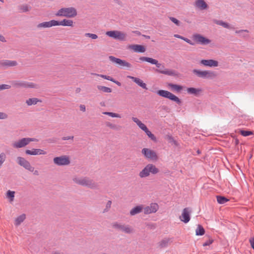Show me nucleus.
I'll return each mask as SVG.
<instances>
[{"instance_id": "nucleus-34", "label": "nucleus", "mask_w": 254, "mask_h": 254, "mask_svg": "<svg viewBox=\"0 0 254 254\" xmlns=\"http://www.w3.org/2000/svg\"><path fill=\"white\" fill-rule=\"evenodd\" d=\"M26 218V215L24 214H21L20 216H18L15 220L14 224L15 226H17L21 224L22 222L24 221V220Z\"/></svg>"}, {"instance_id": "nucleus-54", "label": "nucleus", "mask_w": 254, "mask_h": 254, "mask_svg": "<svg viewBox=\"0 0 254 254\" xmlns=\"http://www.w3.org/2000/svg\"><path fill=\"white\" fill-rule=\"evenodd\" d=\"M249 242L251 244L252 248L254 250V238H251L249 240Z\"/></svg>"}, {"instance_id": "nucleus-9", "label": "nucleus", "mask_w": 254, "mask_h": 254, "mask_svg": "<svg viewBox=\"0 0 254 254\" xmlns=\"http://www.w3.org/2000/svg\"><path fill=\"white\" fill-rule=\"evenodd\" d=\"M109 59L112 63L118 64L121 68L126 67L128 69L132 67V65L125 60L117 58L113 56L109 57Z\"/></svg>"}, {"instance_id": "nucleus-19", "label": "nucleus", "mask_w": 254, "mask_h": 254, "mask_svg": "<svg viewBox=\"0 0 254 254\" xmlns=\"http://www.w3.org/2000/svg\"><path fill=\"white\" fill-rule=\"evenodd\" d=\"M193 5L195 8L200 10L206 9L208 7L204 0H195Z\"/></svg>"}, {"instance_id": "nucleus-62", "label": "nucleus", "mask_w": 254, "mask_h": 254, "mask_svg": "<svg viewBox=\"0 0 254 254\" xmlns=\"http://www.w3.org/2000/svg\"><path fill=\"white\" fill-rule=\"evenodd\" d=\"M113 1L119 4L121 3V1L120 0H113Z\"/></svg>"}, {"instance_id": "nucleus-6", "label": "nucleus", "mask_w": 254, "mask_h": 254, "mask_svg": "<svg viewBox=\"0 0 254 254\" xmlns=\"http://www.w3.org/2000/svg\"><path fill=\"white\" fill-rule=\"evenodd\" d=\"M192 72L197 77L202 78L212 79L215 78L217 75L215 72L210 70L201 71L194 69L192 70Z\"/></svg>"}, {"instance_id": "nucleus-52", "label": "nucleus", "mask_w": 254, "mask_h": 254, "mask_svg": "<svg viewBox=\"0 0 254 254\" xmlns=\"http://www.w3.org/2000/svg\"><path fill=\"white\" fill-rule=\"evenodd\" d=\"M7 118V115L2 112H0V119H5Z\"/></svg>"}, {"instance_id": "nucleus-7", "label": "nucleus", "mask_w": 254, "mask_h": 254, "mask_svg": "<svg viewBox=\"0 0 254 254\" xmlns=\"http://www.w3.org/2000/svg\"><path fill=\"white\" fill-rule=\"evenodd\" d=\"M157 94L160 96L169 99L170 100L175 102L179 105L181 104V100L178 97L169 91L160 90L157 92Z\"/></svg>"}, {"instance_id": "nucleus-47", "label": "nucleus", "mask_w": 254, "mask_h": 254, "mask_svg": "<svg viewBox=\"0 0 254 254\" xmlns=\"http://www.w3.org/2000/svg\"><path fill=\"white\" fill-rule=\"evenodd\" d=\"M30 9V7L27 4L22 5L20 6V10L22 12L28 11Z\"/></svg>"}, {"instance_id": "nucleus-49", "label": "nucleus", "mask_w": 254, "mask_h": 254, "mask_svg": "<svg viewBox=\"0 0 254 254\" xmlns=\"http://www.w3.org/2000/svg\"><path fill=\"white\" fill-rule=\"evenodd\" d=\"M10 88V86L7 84H2L0 85V89H8Z\"/></svg>"}, {"instance_id": "nucleus-64", "label": "nucleus", "mask_w": 254, "mask_h": 254, "mask_svg": "<svg viewBox=\"0 0 254 254\" xmlns=\"http://www.w3.org/2000/svg\"><path fill=\"white\" fill-rule=\"evenodd\" d=\"M144 37H145V38L146 39H150V37L149 36H147V35H143Z\"/></svg>"}, {"instance_id": "nucleus-21", "label": "nucleus", "mask_w": 254, "mask_h": 254, "mask_svg": "<svg viewBox=\"0 0 254 254\" xmlns=\"http://www.w3.org/2000/svg\"><path fill=\"white\" fill-rule=\"evenodd\" d=\"M56 20H52L49 21L43 22L38 24L37 25V27L38 28H50L52 26H56Z\"/></svg>"}, {"instance_id": "nucleus-31", "label": "nucleus", "mask_w": 254, "mask_h": 254, "mask_svg": "<svg viewBox=\"0 0 254 254\" xmlns=\"http://www.w3.org/2000/svg\"><path fill=\"white\" fill-rule=\"evenodd\" d=\"M171 242V239L170 238H164L160 241L158 245L159 248H164L168 246L169 243Z\"/></svg>"}, {"instance_id": "nucleus-44", "label": "nucleus", "mask_w": 254, "mask_h": 254, "mask_svg": "<svg viewBox=\"0 0 254 254\" xmlns=\"http://www.w3.org/2000/svg\"><path fill=\"white\" fill-rule=\"evenodd\" d=\"M95 74L97 76L102 77L104 79H107L108 80H110L112 82L114 80V78L110 76H108V75H103V74Z\"/></svg>"}, {"instance_id": "nucleus-56", "label": "nucleus", "mask_w": 254, "mask_h": 254, "mask_svg": "<svg viewBox=\"0 0 254 254\" xmlns=\"http://www.w3.org/2000/svg\"><path fill=\"white\" fill-rule=\"evenodd\" d=\"M0 41L2 42H6V40H5V39L4 37L3 36H2V35H0Z\"/></svg>"}, {"instance_id": "nucleus-37", "label": "nucleus", "mask_w": 254, "mask_h": 254, "mask_svg": "<svg viewBox=\"0 0 254 254\" xmlns=\"http://www.w3.org/2000/svg\"><path fill=\"white\" fill-rule=\"evenodd\" d=\"M204 233L205 230L203 227L200 225H198L195 230L196 235L198 236H202L204 234Z\"/></svg>"}, {"instance_id": "nucleus-38", "label": "nucleus", "mask_w": 254, "mask_h": 254, "mask_svg": "<svg viewBox=\"0 0 254 254\" xmlns=\"http://www.w3.org/2000/svg\"><path fill=\"white\" fill-rule=\"evenodd\" d=\"M217 201L219 204H224L229 201V199L226 197L218 195L216 196Z\"/></svg>"}, {"instance_id": "nucleus-13", "label": "nucleus", "mask_w": 254, "mask_h": 254, "mask_svg": "<svg viewBox=\"0 0 254 254\" xmlns=\"http://www.w3.org/2000/svg\"><path fill=\"white\" fill-rule=\"evenodd\" d=\"M142 154L147 159L156 161L158 160V156L155 151L150 149L144 148L141 150Z\"/></svg>"}, {"instance_id": "nucleus-45", "label": "nucleus", "mask_w": 254, "mask_h": 254, "mask_svg": "<svg viewBox=\"0 0 254 254\" xmlns=\"http://www.w3.org/2000/svg\"><path fill=\"white\" fill-rule=\"evenodd\" d=\"M6 155L4 153L0 154V167L1 166L5 160Z\"/></svg>"}, {"instance_id": "nucleus-33", "label": "nucleus", "mask_w": 254, "mask_h": 254, "mask_svg": "<svg viewBox=\"0 0 254 254\" xmlns=\"http://www.w3.org/2000/svg\"><path fill=\"white\" fill-rule=\"evenodd\" d=\"M42 101L37 98H29L26 100V103L28 106H31L33 105H36L38 102H41Z\"/></svg>"}, {"instance_id": "nucleus-57", "label": "nucleus", "mask_w": 254, "mask_h": 254, "mask_svg": "<svg viewBox=\"0 0 254 254\" xmlns=\"http://www.w3.org/2000/svg\"><path fill=\"white\" fill-rule=\"evenodd\" d=\"M112 82L115 83H116L119 86H121V83L119 81H117V80H115L114 79V80H113V81Z\"/></svg>"}, {"instance_id": "nucleus-51", "label": "nucleus", "mask_w": 254, "mask_h": 254, "mask_svg": "<svg viewBox=\"0 0 254 254\" xmlns=\"http://www.w3.org/2000/svg\"><path fill=\"white\" fill-rule=\"evenodd\" d=\"M182 40L185 41V42H186L187 43H188V44H189L191 45H194V43H193L190 40L187 38L184 37L183 38H182Z\"/></svg>"}, {"instance_id": "nucleus-11", "label": "nucleus", "mask_w": 254, "mask_h": 254, "mask_svg": "<svg viewBox=\"0 0 254 254\" xmlns=\"http://www.w3.org/2000/svg\"><path fill=\"white\" fill-rule=\"evenodd\" d=\"M53 162L55 164L58 166L68 165L70 163L69 157L66 155L55 157L53 159Z\"/></svg>"}, {"instance_id": "nucleus-3", "label": "nucleus", "mask_w": 254, "mask_h": 254, "mask_svg": "<svg viewBox=\"0 0 254 254\" xmlns=\"http://www.w3.org/2000/svg\"><path fill=\"white\" fill-rule=\"evenodd\" d=\"M159 172V169L153 164H148L139 172L140 178H144L149 176L150 174L155 175Z\"/></svg>"}, {"instance_id": "nucleus-18", "label": "nucleus", "mask_w": 254, "mask_h": 254, "mask_svg": "<svg viewBox=\"0 0 254 254\" xmlns=\"http://www.w3.org/2000/svg\"><path fill=\"white\" fill-rule=\"evenodd\" d=\"M155 71L162 74L170 75L176 76L177 75L176 72L174 70L168 69L165 68V66L162 65L159 69H156Z\"/></svg>"}, {"instance_id": "nucleus-53", "label": "nucleus", "mask_w": 254, "mask_h": 254, "mask_svg": "<svg viewBox=\"0 0 254 254\" xmlns=\"http://www.w3.org/2000/svg\"><path fill=\"white\" fill-rule=\"evenodd\" d=\"M73 138H74L73 136H64V137H62V140H69V139L73 140Z\"/></svg>"}, {"instance_id": "nucleus-42", "label": "nucleus", "mask_w": 254, "mask_h": 254, "mask_svg": "<svg viewBox=\"0 0 254 254\" xmlns=\"http://www.w3.org/2000/svg\"><path fill=\"white\" fill-rule=\"evenodd\" d=\"M111 204H112V201L108 200L106 203L105 208L103 211V213H105V212H108L111 208Z\"/></svg>"}, {"instance_id": "nucleus-4", "label": "nucleus", "mask_w": 254, "mask_h": 254, "mask_svg": "<svg viewBox=\"0 0 254 254\" xmlns=\"http://www.w3.org/2000/svg\"><path fill=\"white\" fill-rule=\"evenodd\" d=\"M13 87L15 88H35L37 89L39 86L33 82H29L26 81L15 80L11 82Z\"/></svg>"}, {"instance_id": "nucleus-12", "label": "nucleus", "mask_w": 254, "mask_h": 254, "mask_svg": "<svg viewBox=\"0 0 254 254\" xmlns=\"http://www.w3.org/2000/svg\"><path fill=\"white\" fill-rule=\"evenodd\" d=\"M113 227L118 230L127 234H130L133 232V228L129 225H123L118 222L113 223Z\"/></svg>"}, {"instance_id": "nucleus-32", "label": "nucleus", "mask_w": 254, "mask_h": 254, "mask_svg": "<svg viewBox=\"0 0 254 254\" xmlns=\"http://www.w3.org/2000/svg\"><path fill=\"white\" fill-rule=\"evenodd\" d=\"M168 86L174 91H176L177 92H180L181 90L183 89V87L181 85L175 84L173 83H169Z\"/></svg>"}, {"instance_id": "nucleus-46", "label": "nucleus", "mask_w": 254, "mask_h": 254, "mask_svg": "<svg viewBox=\"0 0 254 254\" xmlns=\"http://www.w3.org/2000/svg\"><path fill=\"white\" fill-rule=\"evenodd\" d=\"M106 125L107 127H110L111 129H118L117 126L116 125L113 124L110 122H106Z\"/></svg>"}, {"instance_id": "nucleus-14", "label": "nucleus", "mask_w": 254, "mask_h": 254, "mask_svg": "<svg viewBox=\"0 0 254 254\" xmlns=\"http://www.w3.org/2000/svg\"><path fill=\"white\" fill-rule=\"evenodd\" d=\"M17 161L18 164L22 166L25 169L31 172H33L34 170V168L31 166L29 161L26 160L24 158L22 157H18L17 158Z\"/></svg>"}, {"instance_id": "nucleus-35", "label": "nucleus", "mask_w": 254, "mask_h": 254, "mask_svg": "<svg viewBox=\"0 0 254 254\" xmlns=\"http://www.w3.org/2000/svg\"><path fill=\"white\" fill-rule=\"evenodd\" d=\"M249 32V30H248L247 29L239 30L235 31V33L241 34L240 36L242 38L248 37H249L248 34H246V33H248Z\"/></svg>"}, {"instance_id": "nucleus-24", "label": "nucleus", "mask_w": 254, "mask_h": 254, "mask_svg": "<svg viewBox=\"0 0 254 254\" xmlns=\"http://www.w3.org/2000/svg\"><path fill=\"white\" fill-rule=\"evenodd\" d=\"M128 78L131 79L133 82L137 84L138 86L142 87L144 89H147L146 84L143 82V81L140 78L133 77L130 75L127 76Z\"/></svg>"}, {"instance_id": "nucleus-36", "label": "nucleus", "mask_w": 254, "mask_h": 254, "mask_svg": "<svg viewBox=\"0 0 254 254\" xmlns=\"http://www.w3.org/2000/svg\"><path fill=\"white\" fill-rule=\"evenodd\" d=\"M97 88L99 90L101 91L104 93H111L112 91L111 88L104 86L98 85Z\"/></svg>"}, {"instance_id": "nucleus-16", "label": "nucleus", "mask_w": 254, "mask_h": 254, "mask_svg": "<svg viewBox=\"0 0 254 254\" xmlns=\"http://www.w3.org/2000/svg\"><path fill=\"white\" fill-rule=\"evenodd\" d=\"M159 209V205L156 203H151L149 205L143 207L144 213L149 214L156 212Z\"/></svg>"}, {"instance_id": "nucleus-59", "label": "nucleus", "mask_w": 254, "mask_h": 254, "mask_svg": "<svg viewBox=\"0 0 254 254\" xmlns=\"http://www.w3.org/2000/svg\"><path fill=\"white\" fill-rule=\"evenodd\" d=\"M148 225V226H150V227H151V228H152V229H154V228H155V227H156L155 225V224H149V225Z\"/></svg>"}, {"instance_id": "nucleus-25", "label": "nucleus", "mask_w": 254, "mask_h": 254, "mask_svg": "<svg viewBox=\"0 0 254 254\" xmlns=\"http://www.w3.org/2000/svg\"><path fill=\"white\" fill-rule=\"evenodd\" d=\"M56 26L62 25L64 26H73V22L72 20L64 19L61 21L56 20Z\"/></svg>"}, {"instance_id": "nucleus-1", "label": "nucleus", "mask_w": 254, "mask_h": 254, "mask_svg": "<svg viewBox=\"0 0 254 254\" xmlns=\"http://www.w3.org/2000/svg\"><path fill=\"white\" fill-rule=\"evenodd\" d=\"M72 180L78 185L86 187L91 189H98L99 188L97 183L87 177H74Z\"/></svg>"}, {"instance_id": "nucleus-50", "label": "nucleus", "mask_w": 254, "mask_h": 254, "mask_svg": "<svg viewBox=\"0 0 254 254\" xmlns=\"http://www.w3.org/2000/svg\"><path fill=\"white\" fill-rule=\"evenodd\" d=\"M213 241V240L209 239L208 240L206 241L205 243L203 244V246L205 247L207 246H209L210 244L212 243Z\"/></svg>"}, {"instance_id": "nucleus-15", "label": "nucleus", "mask_w": 254, "mask_h": 254, "mask_svg": "<svg viewBox=\"0 0 254 254\" xmlns=\"http://www.w3.org/2000/svg\"><path fill=\"white\" fill-rule=\"evenodd\" d=\"M192 38L196 43L202 45H206L210 44L211 42L210 40L199 34H194L192 36Z\"/></svg>"}, {"instance_id": "nucleus-41", "label": "nucleus", "mask_w": 254, "mask_h": 254, "mask_svg": "<svg viewBox=\"0 0 254 254\" xmlns=\"http://www.w3.org/2000/svg\"><path fill=\"white\" fill-rule=\"evenodd\" d=\"M240 132L241 134L244 136H247L253 134V132L249 130H241Z\"/></svg>"}, {"instance_id": "nucleus-43", "label": "nucleus", "mask_w": 254, "mask_h": 254, "mask_svg": "<svg viewBox=\"0 0 254 254\" xmlns=\"http://www.w3.org/2000/svg\"><path fill=\"white\" fill-rule=\"evenodd\" d=\"M85 36L87 37H89L92 39L95 40L98 38V36L95 34H92L90 33H86L85 34Z\"/></svg>"}, {"instance_id": "nucleus-26", "label": "nucleus", "mask_w": 254, "mask_h": 254, "mask_svg": "<svg viewBox=\"0 0 254 254\" xmlns=\"http://www.w3.org/2000/svg\"><path fill=\"white\" fill-rule=\"evenodd\" d=\"M128 48L137 53H144L145 51V47L140 45H131L128 46Z\"/></svg>"}, {"instance_id": "nucleus-17", "label": "nucleus", "mask_w": 254, "mask_h": 254, "mask_svg": "<svg viewBox=\"0 0 254 254\" xmlns=\"http://www.w3.org/2000/svg\"><path fill=\"white\" fill-rule=\"evenodd\" d=\"M191 210L189 207L185 208L182 211V215L180 216V219L185 223H187L190 220V214Z\"/></svg>"}, {"instance_id": "nucleus-27", "label": "nucleus", "mask_w": 254, "mask_h": 254, "mask_svg": "<svg viewBox=\"0 0 254 254\" xmlns=\"http://www.w3.org/2000/svg\"><path fill=\"white\" fill-rule=\"evenodd\" d=\"M0 64L3 66L12 67L16 66L17 65V63L15 61L5 60L1 61L0 62Z\"/></svg>"}, {"instance_id": "nucleus-55", "label": "nucleus", "mask_w": 254, "mask_h": 254, "mask_svg": "<svg viewBox=\"0 0 254 254\" xmlns=\"http://www.w3.org/2000/svg\"><path fill=\"white\" fill-rule=\"evenodd\" d=\"M79 108L80 111H82L83 112H84L86 111V107L84 105H80Z\"/></svg>"}, {"instance_id": "nucleus-22", "label": "nucleus", "mask_w": 254, "mask_h": 254, "mask_svg": "<svg viewBox=\"0 0 254 254\" xmlns=\"http://www.w3.org/2000/svg\"><path fill=\"white\" fill-rule=\"evenodd\" d=\"M25 153L27 155H45L47 152L41 149L33 148L32 150H26Z\"/></svg>"}, {"instance_id": "nucleus-30", "label": "nucleus", "mask_w": 254, "mask_h": 254, "mask_svg": "<svg viewBox=\"0 0 254 254\" xmlns=\"http://www.w3.org/2000/svg\"><path fill=\"white\" fill-rule=\"evenodd\" d=\"M213 22L217 25L222 26L225 28L230 29H234V27L231 26L229 23L224 22L222 20L214 19V20H213Z\"/></svg>"}, {"instance_id": "nucleus-60", "label": "nucleus", "mask_w": 254, "mask_h": 254, "mask_svg": "<svg viewBox=\"0 0 254 254\" xmlns=\"http://www.w3.org/2000/svg\"><path fill=\"white\" fill-rule=\"evenodd\" d=\"M133 32L134 33H135L136 34L138 35H141V33L138 31H133Z\"/></svg>"}, {"instance_id": "nucleus-28", "label": "nucleus", "mask_w": 254, "mask_h": 254, "mask_svg": "<svg viewBox=\"0 0 254 254\" xmlns=\"http://www.w3.org/2000/svg\"><path fill=\"white\" fill-rule=\"evenodd\" d=\"M143 205H137L130 210L129 214L131 216H134L136 214H139L140 212H141L143 210Z\"/></svg>"}, {"instance_id": "nucleus-63", "label": "nucleus", "mask_w": 254, "mask_h": 254, "mask_svg": "<svg viewBox=\"0 0 254 254\" xmlns=\"http://www.w3.org/2000/svg\"><path fill=\"white\" fill-rule=\"evenodd\" d=\"M80 91V88H77L76 89V92L78 93Z\"/></svg>"}, {"instance_id": "nucleus-8", "label": "nucleus", "mask_w": 254, "mask_h": 254, "mask_svg": "<svg viewBox=\"0 0 254 254\" xmlns=\"http://www.w3.org/2000/svg\"><path fill=\"white\" fill-rule=\"evenodd\" d=\"M106 34L111 38L121 41H126L127 38V34L120 31H107Z\"/></svg>"}, {"instance_id": "nucleus-48", "label": "nucleus", "mask_w": 254, "mask_h": 254, "mask_svg": "<svg viewBox=\"0 0 254 254\" xmlns=\"http://www.w3.org/2000/svg\"><path fill=\"white\" fill-rule=\"evenodd\" d=\"M169 19L176 25L179 26L180 25V22L177 19L173 17H169Z\"/></svg>"}, {"instance_id": "nucleus-10", "label": "nucleus", "mask_w": 254, "mask_h": 254, "mask_svg": "<svg viewBox=\"0 0 254 254\" xmlns=\"http://www.w3.org/2000/svg\"><path fill=\"white\" fill-rule=\"evenodd\" d=\"M35 141H36V139L34 138H22L13 142L12 146L15 148H20L26 146L30 142Z\"/></svg>"}, {"instance_id": "nucleus-5", "label": "nucleus", "mask_w": 254, "mask_h": 254, "mask_svg": "<svg viewBox=\"0 0 254 254\" xmlns=\"http://www.w3.org/2000/svg\"><path fill=\"white\" fill-rule=\"evenodd\" d=\"M132 121L136 124L138 127L142 130H143L146 135L153 141H156V138L155 135L148 129L147 127L142 123L137 118L132 117Z\"/></svg>"}, {"instance_id": "nucleus-29", "label": "nucleus", "mask_w": 254, "mask_h": 254, "mask_svg": "<svg viewBox=\"0 0 254 254\" xmlns=\"http://www.w3.org/2000/svg\"><path fill=\"white\" fill-rule=\"evenodd\" d=\"M188 94L197 96L201 92L202 90L200 88H195L193 87H189L187 89Z\"/></svg>"}, {"instance_id": "nucleus-2", "label": "nucleus", "mask_w": 254, "mask_h": 254, "mask_svg": "<svg viewBox=\"0 0 254 254\" xmlns=\"http://www.w3.org/2000/svg\"><path fill=\"white\" fill-rule=\"evenodd\" d=\"M77 14V10L73 7H63L60 8L56 13L57 16L73 18Z\"/></svg>"}, {"instance_id": "nucleus-39", "label": "nucleus", "mask_w": 254, "mask_h": 254, "mask_svg": "<svg viewBox=\"0 0 254 254\" xmlns=\"http://www.w3.org/2000/svg\"><path fill=\"white\" fill-rule=\"evenodd\" d=\"M103 114L104 115H108L112 118H121V116L120 114L113 112H103Z\"/></svg>"}, {"instance_id": "nucleus-20", "label": "nucleus", "mask_w": 254, "mask_h": 254, "mask_svg": "<svg viewBox=\"0 0 254 254\" xmlns=\"http://www.w3.org/2000/svg\"><path fill=\"white\" fill-rule=\"evenodd\" d=\"M200 64L208 67H217L218 66V62L212 59L201 60L200 61Z\"/></svg>"}, {"instance_id": "nucleus-58", "label": "nucleus", "mask_w": 254, "mask_h": 254, "mask_svg": "<svg viewBox=\"0 0 254 254\" xmlns=\"http://www.w3.org/2000/svg\"><path fill=\"white\" fill-rule=\"evenodd\" d=\"M174 37H176V38H179V39H181L182 40V38H184V37L180 35H178V34H175L174 35Z\"/></svg>"}, {"instance_id": "nucleus-61", "label": "nucleus", "mask_w": 254, "mask_h": 254, "mask_svg": "<svg viewBox=\"0 0 254 254\" xmlns=\"http://www.w3.org/2000/svg\"><path fill=\"white\" fill-rule=\"evenodd\" d=\"M34 172V174L35 175H39V172L37 170H35L33 172Z\"/></svg>"}, {"instance_id": "nucleus-23", "label": "nucleus", "mask_w": 254, "mask_h": 254, "mask_svg": "<svg viewBox=\"0 0 254 254\" xmlns=\"http://www.w3.org/2000/svg\"><path fill=\"white\" fill-rule=\"evenodd\" d=\"M139 60L141 61H145L152 64H155L158 68L161 67L162 65L161 64L158 63L157 60L149 57H141L139 58Z\"/></svg>"}, {"instance_id": "nucleus-40", "label": "nucleus", "mask_w": 254, "mask_h": 254, "mask_svg": "<svg viewBox=\"0 0 254 254\" xmlns=\"http://www.w3.org/2000/svg\"><path fill=\"white\" fill-rule=\"evenodd\" d=\"M15 192L13 191L8 190L7 191V197L9 198L10 201H13L14 197Z\"/></svg>"}]
</instances>
